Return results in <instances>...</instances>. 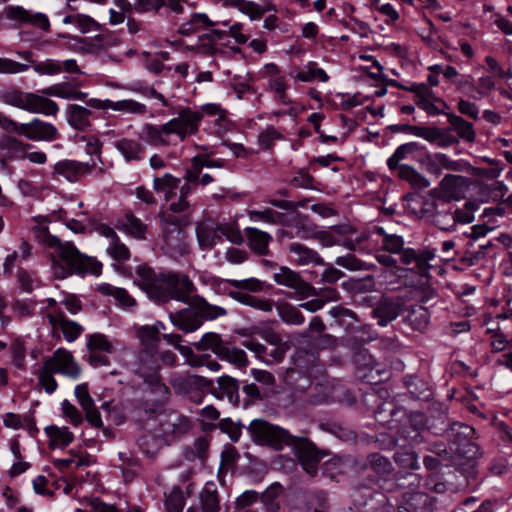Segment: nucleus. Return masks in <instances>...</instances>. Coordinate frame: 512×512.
<instances>
[{
  "label": "nucleus",
  "mask_w": 512,
  "mask_h": 512,
  "mask_svg": "<svg viewBox=\"0 0 512 512\" xmlns=\"http://www.w3.org/2000/svg\"><path fill=\"white\" fill-rule=\"evenodd\" d=\"M247 430L254 443L282 451L292 448L302 468L311 476L318 471V464L326 455L307 437L294 436L287 429L271 424L264 419H254Z\"/></svg>",
  "instance_id": "nucleus-1"
},
{
  "label": "nucleus",
  "mask_w": 512,
  "mask_h": 512,
  "mask_svg": "<svg viewBox=\"0 0 512 512\" xmlns=\"http://www.w3.org/2000/svg\"><path fill=\"white\" fill-rule=\"evenodd\" d=\"M171 323L179 330L189 333L202 326V318L195 304L176 312L169 313Z\"/></svg>",
  "instance_id": "nucleus-21"
},
{
  "label": "nucleus",
  "mask_w": 512,
  "mask_h": 512,
  "mask_svg": "<svg viewBox=\"0 0 512 512\" xmlns=\"http://www.w3.org/2000/svg\"><path fill=\"white\" fill-rule=\"evenodd\" d=\"M247 215L252 222H264L267 224H284L286 215L284 213L273 210L272 208H264L262 210H248Z\"/></svg>",
  "instance_id": "nucleus-45"
},
{
  "label": "nucleus",
  "mask_w": 512,
  "mask_h": 512,
  "mask_svg": "<svg viewBox=\"0 0 512 512\" xmlns=\"http://www.w3.org/2000/svg\"><path fill=\"white\" fill-rule=\"evenodd\" d=\"M415 104L430 116H437L443 113V109L447 107L445 101L434 96L430 90L428 95L415 99Z\"/></svg>",
  "instance_id": "nucleus-51"
},
{
  "label": "nucleus",
  "mask_w": 512,
  "mask_h": 512,
  "mask_svg": "<svg viewBox=\"0 0 512 512\" xmlns=\"http://www.w3.org/2000/svg\"><path fill=\"white\" fill-rule=\"evenodd\" d=\"M378 441L383 442L382 447L385 449H393L396 447L399 441H402L403 444L401 446L409 445L416 446L420 444H425L427 442L425 433L420 430L410 429L404 426L398 430V437H392L382 434L381 438H378Z\"/></svg>",
  "instance_id": "nucleus-22"
},
{
  "label": "nucleus",
  "mask_w": 512,
  "mask_h": 512,
  "mask_svg": "<svg viewBox=\"0 0 512 512\" xmlns=\"http://www.w3.org/2000/svg\"><path fill=\"white\" fill-rule=\"evenodd\" d=\"M32 231L39 244L53 250L52 270L56 278L65 279L72 274H101V262L82 254L71 242L62 243L58 237L50 234L45 222H38Z\"/></svg>",
  "instance_id": "nucleus-2"
},
{
  "label": "nucleus",
  "mask_w": 512,
  "mask_h": 512,
  "mask_svg": "<svg viewBox=\"0 0 512 512\" xmlns=\"http://www.w3.org/2000/svg\"><path fill=\"white\" fill-rule=\"evenodd\" d=\"M421 218L443 231H455L453 203L433 198L425 201L420 209Z\"/></svg>",
  "instance_id": "nucleus-8"
},
{
  "label": "nucleus",
  "mask_w": 512,
  "mask_h": 512,
  "mask_svg": "<svg viewBox=\"0 0 512 512\" xmlns=\"http://www.w3.org/2000/svg\"><path fill=\"white\" fill-rule=\"evenodd\" d=\"M135 282L157 303H166L171 299L188 304L195 286L185 274L173 271L156 272L143 264L136 269Z\"/></svg>",
  "instance_id": "nucleus-3"
},
{
  "label": "nucleus",
  "mask_w": 512,
  "mask_h": 512,
  "mask_svg": "<svg viewBox=\"0 0 512 512\" xmlns=\"http://www.w3.org/2000/svg\"><path fill=\"white\" fill-rule=\"evenodd\" d=\"M44 364L57 374H62L73 380L78 379L81 374V368L75 362L72 353L64 348L56 349L52 356L45 359Z\"/></svg>",
  "instance_id": "nucleus-15"
},
{
  "label": "nucleus",
  "mask_w": 512,
  "mask_h": 512,
  "mask_svg": "<svg viewBox=\"0 0 512 512\" xmlns=\"http://www.w3.org/2000/svg\"><path fill=\"white\" fill-rule=\"evenodd\" d=\"M400 312L401 304L399 302L383 300L372 310V316L377 319L379 326L385 327L395 320Z\"/></svg>",
  "instance_id": "nucleus-34"
},
{
  "label": "nucleus",
  "mask_w": 512,
  "mask_h": 512,
  "mask_svg": "<svg viewBox=\"0 0 512 512\" xmlns=\"http://www.w3.org/2000/svg\"><path fill=\"white\" fill-rule=\"evenodd\" d=\"M108 107L110 110L122 112L124 114L144 115L147 113L146 105L133 99H124L119 101L110 100Z\"/></svg>",
  "instance_id": "nucleus-53"
},
{
  "label": "nucleus",
  "mask_w": 512,
  "mask_h": 512,
  "mask_svg": "<svg viewBox=\"0 0 512 512\" xmlns=\"http://www.w3.org/2000/svg\"><path fill=\"white\" fill-rule=\"evenodd\" d=\"M201 512H220V495L214 482H207L198 494Z\"/></svg>",
  "instance_id": "nucleus-31"
},
{
  "label": "nucleus",
  "mask_w": 512,
  "mask_h": 512,
  "mask_svg": "<svg viewBox=\"0 0 512 512\" xmlns=\"http://www.w3.org/2000/svg\"><path fill=\"white\" fill-rule=\"evenodd\" d=\"M138 336L141 342V349L144 351H155L160 344V336L150 328L149 325L142 326L138 331Z\"/></svg>",
  "instance_id": "nucleus-61"
},
{
  "label": "nucleus",
  "mask_w": 512,
  "mask_h": 512,
  "mask_svg": "<svg viewBox=\"0 0 512 512\" xmlns=\"http://www.w3.org/2000/svg\"><path fill=\"white\" fill-rule=\"evenodd\" d=\"M281 492V484L275 482L260 494L259 500L263 505L264 512H280V505L276 500L280 496Z\"/></svg>",
  "instance_id": "nucleus-49"
},
{
  "label": "nucleus",
  "mask_w": 512,
  "mask_h": 512,
  "mask_svg": "<svg viewBox=\"0 0 512 512\" xmlns=\"http://www.w3.org/2000/svg\"><path fill=\"white\" fill-rule=\"evenodd\" d=\"M448 121L458 133L460 138L468 142H473L475 140V131L473 129V125L470 122L454 114L449 116Z\"/></svg>",
  "instance_id": "nucleus-60"
},
{
  "label": "nucleus",
  "mask_w": 512,
  "mask_h": 512,
  "mask_svg": "<svg viewBox=\"0 0 512 512\" xmlns=\"http://www.w3.org/2000/svg\"><path fill=\"white\" fill-rule=\"evenodd\" d=\"M45 432L49 437V447L52 449L64 448L74 440V435L68 427L50 425L45 428Z\"/></svg>",
  "instance_id": "nucleus-41"
},
{
  "label": "nucleus",
  "mask_w": 512,
  "mask_h": 512,
  "mask_svg": "<svg viewBox=\"0 0 512 512\" xmlns=\"http://www.w3.org/2000/svg\"><path fill=\"white\" fill-rule=\"evenodd\" d=\"M414 159L420 163L429 174L437 177L442 174L443 170L463 172L469 168L466 161L462 159L454 160L442 152L430 153L426 151L420 158L414 157Z\"/></svg>",
  "instance_id": "nucleus-10"
},
{
  "label": "nucleus",
  "mask_w": 512,
  "mask_h": 512,
  "mask_svg": "<svg viewBox=\"0 0 512 512\" xmlns=\"http://www.w3.org/2000/svg\"><path fill=\"white\" fill-rule=\"evenodd\" d=\"M374 233L382 237V250L399 257L401 264L411 265V261L415 259V249L405 248L402 236L387 233L381 226L374 227Z\"/></svg>",
  "instance_id": "nucleus-14"
},
{
  "label": "nucleus",
  "mask_w": 512,
  "mask_h": 512,
  "mask_svg": "<svg viewBox=\"0 0 512 512\" xmlns=\"http://www.w3.org/2000/svg\"><path fill=\"white\" fill-rule=\"evenodd\" d=\"M5 104L25 110L30 113H39L46 116H55L59 112L57 103L43 95L24 92L17 89L6 91L2 95Z\"/></svg>",
  "instance_id": "nucleus-5"
},
{
  "label": "nucleus",
  "mask_w": 512,
  "mask_h": 512,
  "mask_svg": "<svg viewBox=\"0 0 512 512\" xmlns=\"http://www.w3.org/2000/svg\"><path fill=\"white\" fill-rule=\"evenodd\" d=\"M79 83L76 81H65L42 89V94L54 96L66 100H83L87 93L78 90Z\"/></svg>",
  "instance_id": "nucleus-27"
},
{
  "label": "nucleus",
  "mask_w": 512,
  "mask_h": 512,
  "mask_svg": "<svg viewBox=\"0 0 512 512\" xmlns=\"http://www.w3.org/2000/svg\"><path fill=\"white\" fill-rule=\"evenodd\" d=\"M114 147L126 162H141L145 158L146 148L139 140L121 138L114 142Z\"/></svg>",
  "instance_id": "nucleus-26"
},
{
  "label": "nucleus",
  "mask_w": 512,
  "mask_h": 512,
  "mask_svg": "<svg viewBox=\"0 0 512 512\" xmlns=\"http://www.w3.org/2000/svg\"><path fill=\"white\" fill-rule=\"evenodd\" d=\"M467 185V178L461 175L446 174L439 183V186L430 191L433 198L452 202L459 200Z\"/></svg>",
  "instance_id": "nucleus-16"
},
{
  "label": "nucleus",
  "mask_w": 512,
  "mask_h": 512,
  "mask_svg": "<svg viewBox=\"0 0 512 512\" xmlns=\"http://www.w3.org/2000/svg\"><path fill=\"white\" fill-rule=\"evenodd\" d=\"M406 413L401 407H397L392 402H387L376 412V416L379 422L386 423L390 428L396 427L393 422H398L401 417L405 416Z\"/></svg>",
  "instance_id": "nucleus-50"
},
{
  "label": "nucleus",
  "mask_w": 512,
  "mask_h": 512,
  "mask_svg": "<svg viewBox=\"0 0 512 512\" xmlns=\"http://www.w3.org/2000/svg\"><path fill=\"white\" fill-rule=\"evenodd\" d=\"M303 380V384L295 385V389L299 391H304L308 389V395L306 400L313 405L321 404L326 401L327 394L323 392V386L316 384L313 385L310 379L306 376H301Z\"/></svg>",
  "instance_id": "nucleus-52"
},
{
  "label": "nucleus",
  "mask_w": 512,
  "mask_h": 512,
  "mask_svg": "<svg viewBox=\"0 0 512 512\" xmlns=\"http://www.w3.org/2000/svg\"><path fill=\"white\" fill-rule=\"evenodd\" d=\"M126 89L131 92H134V93H139L148 98L157 99L162 103L163 106H168V102H167L166 98L164 97V95L159 93L153 87V85H150L148 82H146L144 80H135V81L131 82L130 84H128L126 86Z\"/></svg>",
  "instance_id": "nucleus-54"
},
{
  "label": "nucleus",
  "mask_w": 512,
  "mask_h": 512,
  "mask_svg": "<svg viewBox=\"0 0 512 512\" xmlns=\"http://www.w3.org/2000/svg\"><path fill=\"white\" fill-rule=\"evenodd\" d=\"M189 224L185 215L164 214L162 233L167 253L172 257L183 256L188 252L184 228Z\"/></svg>",
  "instance_id": "nucleus-6"
},
{
  "label": "nucleus",
  "mask_w": 512,
  "mask_h": 512,
  "mask_svg": "<svg viewBox=\"0 0 512 512\" xmlns=\"http://www.w3.org/2000/svg\"><path fill=\"white\" fill-rule=\"evenodd\" d=\"M31 147L30 144L9 136L2 135L0 137V150L6 151L8 157H13L17 153H25Z\"/></svg>",
  "instance_id": "nucleus-62"
},
{
  "label": "nucleus",
  "mask_w": 512,
  "mask_h": 512,
  "mask_svg": "<svg viewBox=\"0 0 512 512\" xmlns=\"http://www.w3.org/2000/svg\"><path fill=\"white\" fill-rule=\"evenodd\" d=\"M68 123L77 130H85L90 126L91 111L77 104L68 105L67 110Z\"/></svg>",
  "instance_id": "nucleus-39"
},
{
  "label": "nucleus",
  "mask_w": 512,
  "mask_h": 512,
  "mask_svg": "<svg viewBox=\"0 0 512 512\" xmlns=\"http://www.w3.org/2000/svg\"><path fill=\"white\" fill-rule=\"evenodd\" d=\"M192 427L193 424L189 417L176 411H170L159 421L157 431L164 443L170 445L188 434Z\"/></svg>",
  "instance_id": "nucleus-9"
},
{
  "label": "nucleus",
  "mask_w": 512,
  "mask_h": 512,
  "mask_svg": "<svg viewBox=\"0 0 512 512\" xmlns=\"http://www.w3.org/2000/svg\"><path fill=\"white\" fill-rule=\"evenodd\" d=\"M35 374L38 379V385L44 389L46 393L52 394L57 390L58 383L54 378V374L57 373L48 367V365L43 363Z\"/></svg>",
  "instance_id": "nucleus-59"
},
{
  "label": "nucleus",
  "mask_w": 512,
  "mask_h": 512,
  "mask_svg": "<svg viewBox=\"0 0 512 512\" xmlns=\"http://www.w3.org/2000/svg\"><path fill=\"white\" fill-rule=\"evenodd\" d=\"M394 461L400 468L405 470H418L420 468L418 455L410 449L397 451L394 454Z\"/></svg>",
  "instance_id": "nucleus-63"
},
{
  "label": "nucleus",
  "mask_w": 512,
  "mask_h": 512,
  "mask_svg": "<svg viewBox=\"0 0 512 512\" xmlns=\"http://www.w3.org/2000/svg\"><path fill=\"white\" fill-rule=\"evenodd\" d=\"M328 313L334 319L330 323L332 329L342 328L344 331H349L354 328L355 323L358 321L356 314L343 306H334Z\"/></svg>",
  "instance_id": "nucleus-37"
},
{
  "label": "nucleus",
  "mask_w": 512,
  "mask_h": 512,
  "mask_svg": "<svg viewBox=\"0 0 512 512\" xmlns=\"http://www.w3.org/2000/svg\"><path fill=\"white\" fill-rule=\"evenodd\" d=\"M98 291L106 296H112L123 309L132 311L136 307V300L123 288L110 284L100 285Z\"/></svg>",
  "instance_id": "nucleus-40"
},
{
  "label": "nucleus",
  "mask_w": 512,
  "mask_h": 512,
  "mask_svg": "<svg viewBox=\"0 0 512 512\" xmlns=\"http://www.w3.org/2000/svg\"><path fill=\"white\" fill-rule=\"evenodd\" d=\"M244 231L248 245L254 253L263 256L269 254V244L273 239L269 233L254 227H247Z\"/></svg>",
  "instance_id": "nucleus-33"
},
{
  "label": "nucleus",
  "mask_w": 512,
  "mask_h": 512,
  "mask_svg": "<svg viewBox=\"0 0 512 512\" xmlns=\"http://www.w3.org/2000/svg\"><path fill=\"white\" fill-rule=\"evenodd\" d=\"M223 293L240 304L249 306L262 312H271L273 309L274 303L271 299L260 298L250 293H244L242 291H230L227 287L223 288Z\"/></svg>",
  "instance_id": "nucleus-29"
},
{
  "label": "nucleus",
  "mask_w": 512,
  "mask_h": 512,
  "mask_svg": "<svg viewBox=\"0 0 512 512\" xmlns=\"http://www.w3.org/2000/svg\"><path fill=\"white\" fill-rule=\"evenodd\" d=\"M224 287H227L230 291H242L251 294L262 292L265 288V283L254 277L242 280L225 279L218 283L217 289L223 293Z\"/></svg>",
  "instance_id": "nucleus-30"
},
{
  "label": "nucleus",
  "mask_w": 512,
  "mask_h": 512,
  "mask_svg": "<svg viewBox=\"0 0 512 512\" xmlns=\"http://www.w3.org/2000/svg\"><path fill=\"white\" fill-rule=\"evenodd\" d=\"M434 258L435 249H415V259L411 261V264H414V268L417 269V272L421 277H428L429 270L431 268L429 261L433 260Z\"/></svg>",
  "instance_id": "nucleus-55"
},
{
  "label": "nucleus",
  "mask_w": 512,
  "mask_h": 512,
  "mask_svg": "<svg viewBox=\"0 0 512 512\" xmlns=\"http://www.w3.org/2000/svg\"><path fill=\"white\" fill-rule=\"evenodd\" d=\"M397 170L398 176L409 182L414 189L423 190L430 186L429 180L410 165L402 164Z\"/></svg>",
  "instance_id": "nucleus-44"
},
{
  "label": "nucleus",
  "mask_w": 512,
  "mask_h": 512,
  "mask_svg": "<svg viewBox=\"0 0 512 512\" xmlns=\"http://www.w3.org/2000/svg\"><path fill=\"white\" fill-rule=\"evenodd\" d=\"M162 444H165L157 431V434L150 431L144 432L137 439L139 449L149 457H153L160 449Z\"/></svg>",
  "instance_id": "nucleus-46"
},
{
  "label": "nucleus",
  "mask_w": 512,
  "mask_h": 512,
  "mask_svg": "<svg viewBox=\"0 0 512 512\" xmlns=\"http://www.w3.org/2000/svg\"><path fill=\"white\" fill-rule=\"evenodd\" d=\"M430 314L427 308L421 305L413 306L408 312L405 322L416 331H423L429 323Z\"/></svg>",
  "instance_id": "nucleus-48"
},
{
  "label": "nucleus",
  "mask_w": 512,
  "mask_h": 512,
  "mask_svg": "<svg viewBox=\"0 0 512 512\" xmlns=\"http://www.w3.org/2000/svg\"><path fill=\"white\" fill-rule=\"evenodd\" d=\"M186 503V497L179 486L172 488L165 499V508L167 512H183Z\"/></svg>",
  "instance_id": "nucleus-64"
},
{
  "label": "nucleus",
  "mask_w": 512,
  "mask_h": 512,
  "mask_svg": "<svg viewBox=\"0 0 512 512\" xmlns=\"http://www.w3.org/2000/svg\"><path fill=\"white\" fill-rule=\"evenodd\" d=\"M97 162L94 159L82 162L74 159H62L53 166V173L64 178L69 183L80 182L84 177L91 175L96 169Z\"/></svg>",
  "instance_id": "nucleus-11"
},
{
  "label": "nucleus",
  "mask_w": 512,
  "mask_h": 512,
  "mask_svg": "<svg viewBox=\"0 0 512 512\" xmlns=\"http://www.w3.org/2000/svg\"><path fill=\"white\" fill-rule=\"evenodd\" d=\"M164 129V124L156 126L153 124H145L143 127V139L146 143L154 147L169 146L171 141L169 135Z\"/></svg>",
  "instance_id": "nucleus-42"
},
{
  "label": "nucleus",
  "mask_w": 512,
  "mask_h": 512,
  "mask_svg": "<svg viewBox=\"0 0 512 512\" xmlns=\"http://www.w3.org/2000/svg\"><path fill=\"white\" fill-rule=\"evenodd\" d=\"M317 227L307 220L306 216L297 214V219L291 224L289 230L283 231V235L289 238H300L304 240L314 239Z\"/></svg>",
  "instance_id": "nucleus-36"
},
{
  "label": "nucleus",
  "mask_w": 512,
  "mask_h": 512,
  "mask_svg": "<svg viewBox=\"0 0 512 512\" xmlns=\"http://www.w3.org/2000/svg\"><path fill=\"white\" fill-rule=\"evenodd\" d=\"M331 465L338 474L355 475L367 469V463L352 455L336 456L332 459Z\"/></svg>",
  "instance_id": "nucleus-32"
},
{
  "label": "nucleus",
  "mask_w": 512,
  "mask_h": 512,
  "mask_svg": "<svg viewBox=\"0 0 512 512\" xmlns=\"http://www.w3.org/2000/svg\"><path fill=\"white\" fill-rule=\"evenodd\" d=\"M4 15L9 20L31 24L44 31H48L50 28V22L46 14L41 12L32 13L22 6H7L4 10Z\"/></svg>",
  "instance_id": "nucleus-20"
},
{
  "label": "nucleus",
  "mask_w": 512,
  "mask_h": 512,
  "mask_svg": "<svg viewBox=\"0 0 512 512\" xmlns=\"http://www.w3.org/2000/svg\"><path fill=\"white\" fill-rule=\"evenodd\" d=\"M363 462L367 463V468L381 476L390 474L393 469L389 459L380 453L369 454Z\"/></svg>",
  "instance_id": "nucleus-58"
},
{
  "label": "nucleus",
  "mask_w": 512,
  "mask_h": 512,
  "mask_svg": "<svg viewBox=\"0 0 512 512\" xmlns=\"http://www.w3.org/2000/svg\"><path fill=\"white\" fill-rule=\"evenodd\" d=\"M145 391L151 397V404L144 403L142 409L150 417L156 415L158 410L169 403L171 398L170 388L163 382L161 375L143 381Z\"/></svg>",
  "instance_id": "nucleus-12"
},
{
  "label": "nucleus",
  "mask_w": 512,
  "mask_h": 512,
  "mask_svg": "<svg viewBox=\"0 0 512 512\" xmlns=\"http://www.w3.org/2000/svg\"><path fill=\"white\" fill-rule=\"evenodd\" d=\"M197 350H211L218 358L227 361L237 367L248 365L247 355L244 350L236 347L233 342L223 339L214 332L205 333L196 344Z\"/></svg>",
  "instance_id": "nucleus-7"
},
{
  "label": "nucleus",
  "mask_w": 512,
  "mask_h": 512,
  "mask_svg": "<svg viewBox=\"0 0 512 512\" xmlns=\"http://www.w3.org/2000/svg\"><path fill=\"white\" fill-rule=\"evenodd\" d=\"M429 429L434 435L442 436L450 446L456 460L472 459L479 453V447L472 441L475 430L461 422H450L444 415L431 421Z\"/></svg>",
  "instance_id": "nucleus-4"
},
{
  "label": "nucleus",
  "mask_w": 512,
  "mask_h": 512,
  "mask_svg": "<svg viewBox=\"0 0 512 512\" xmlns=\"http://www.w3.org/2000/svg\"><path fill=\"white\" fill-rule=\"evenodd\" d=\"M426 151L427 150L425 146L420 145L418 142L412 141L402 144L398 146L394 153L388 158L387 165L389 169L396 170L401 165V160L408 157H411L413 160H415L414 157L420 158L421 155Z\"/></svg>",
  "instance_id": "nucleus-28"
},
{
  "label": "nucleus",
  "mask_w": 512,
  "mask_h": 512,
  "mask_svg": "<svg viewBox=\"0 0 512 512\" xmlns=\"http://www.w3.org/2000/svg\"><path fill=\"white\" fill-rule=\"evenodd\" d=\"M201 114L190 109H184L179 112L178 116L169 120L164 124V129L168 135L175 134L183 141L187 135L197 132Z\"/></svg>",
  "instance_id": "nucleus-13"
},
{
  "label": "nucleus",
  "mask_w": 512,
  "mask_h": 512,
  "mask_svg": "<svg viewBox=\"0 0 512 512\" xmlns=\"http://www.w3.org/2000/svg\"><path fill=\"white\" fill-rule=\"evenodd\" d=\"M329 509L327 494L323 491L312 492L293 504L288 512H326Z\"/></svg>",
  "instance_id": "nucleus-23"
},
{
  "label": "nucleus",
  "mask_w": 512,
  "mask_h": 512,
  "mask_svg": "<svg viewBox=\"0 0 512 512\" xmlns=\"http://www.w3.org/2000/svg\"><path fill=\"white\" fill-rule=\"evenodd\" d=\"M196 236L202 250L212 249L220 240L219 224L207 219L197 224Z\"/></svg>",
  "instance_id": "nucleus-24"
},
{
  "label": "nucleus",
  "mask_w": 512,
  "mask_h": 512,
  "mask_svg": "<svg viewBox=\"0 0 512 512\" xmlns=\"http://www.w3.org/2000/svg\"><path fill=\"white\" fill-rule=\"evenodd\" d=\"M117 228L138 240L146 239L147 225L132 213H126L118 221Z\"/></svg>",
  "instance_id": "nucleus-35"
},
{
  "label": "nucleus",
  "mask_w": 512,
  "mask_h": 512,
  "mask_svg": "<svg viewBox=\"0 0 512 512\" xmlns=\"http://www.w3.org/2000/svg\"><path fill=\"white\" fill-rule=\"evenodd\" d=\"M217 382L219 390L227 396L229 402L238 405L240 402L238 380L224 375L219 377Z\"/></svg>",
  "instance_id": "nucleus-56"
},
{
  "label": "nucleus",
  "mask_w": 512,
  "mask_h": 512,
  "mask_svg": "<svg viewBox=\"0 0 512 512\" xmlns=\"http://www.w3.org/2000/svg\"><path fill=\"white\" fill-rule=\"evenodd\" d=\"M133 372L143 381L161 375L157 352L139 350L133 364Z\"/></svg>",
  "instance_id": "nucleus-19"
},
{
  "label": "nucleus",
  "mask_w": 512,
  "mask_h": 512,
  "mask_svg": "<svg viewBox=\"0 0 512 512\" xmlns=\"http://www.w3.org/2000/svg\"><path fill=\"white\" fill-rule=\"evenodd\" d=\"M274 281L278 285L295 290L301 299L310 297L314 294V287L304 281L301 275L288 267H280L279 271L273 275Z\"/></svg>",
  "instance_id": "nucleus-18"
},
{
  "label": "nucleus",
  "mask_w": 512,
  "mask_h": 512,
  "mask_svg": "<svg viewBox=\"0 0 512 512\" xmlns=\"http://www.w3.org/2000/svg\"><path fill=\"white\" fill-rule=\"evenodd\" d=\"M212 26H214V22L205 13H194L188 21L180 25L178 32L183 36H190L201 29Z\"/></svg>",
  "instance_id": "nucleus-43"
},
{
  "label": "nucleus",
  "mask_w": 512,
  "mask_h": 512,
  "mask_svg": "<svg viewBox=\"0 0 512 512\" xmlns=\"http://www.w3.org/2000/svg\"><path fill=\"white\" fill-rule=\"evenodd\" d=\"M479 209V203L476 201H467L462 207L453 204V215L455 227L457 224H469L475 219L474 213Z\"/></svg>",
  "instance_id": "nucleus-57"
},
{
  "label": "nucleus",
  "mask_w": 512,
  "mask_h": 512,
  "mask_svg": "<svg viewBox=\"0 0 512 512\" xmlns=\"http://www.w3.org/2000/svg\"><path fill=\"white\" fill-rule=\"evenodd\" d=\"M194 304L201 315L202 323L204 320H215L227 315V310L221 306L210 304L205 298L197 296L194 298Z\"/></svg>",
  "instance_id": "nucleus-47"
},
{
  "label": "nucleus",
  "mask_w": 512,
  "mask_h": 512,
  "mask_svg": "<svg viewBox=\"0 0 512 512\" xmlns=\"http://www.w3.org/2000/svg\"><path fill=\"white\" fill-rule=\"evenodd\" d=\"M21 135L31 141L52 142L60 139L57 128L49 122L34 118L28 123L21 124Z\"/></svg>",
  "instance_id": "nucleus-17"
},
{
  "label": "nucleus",
  "mask_w": 512,
  "mask_h": 512,
  "mask_svg": "<svg viewBox=\"0 0 512 512\" xmlns=\"http://www.w3.org/2000/svg\"><path fill=\"white\" fill-rule=\"evenodd\" d=\"M180 178L173 176L170 173H165L161 177L153 178V190L160 194H164V200L169 202L176 195V190L180 185Z\"/></svg>",
  "instance_id": "nucleus-38"
},
{
  "label": "nucleus",
  "mask_w": 512,
  "mask_h": 512,
  "mask_svg": "<svg viewBox=\"0 0 512 512\" xmlns=\"http://www.w3.org/2000/svg\"><path fill=\"white\" fill-rule=\"evenodd\" d=\"M288 252L290 253L293 261L298 265H315V266H324V259L319 255L317 251L308 246L299 243L293 242L288 246Z\"/></svg>",
  "instance_id": "nucleus-25"
}]
</instances>
